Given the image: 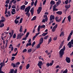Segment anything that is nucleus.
<instances>
[{
    "label": "nucleus",
    "instance_id": "f257e3e1",
    "mask_svg": "<svg viewBox=\"0 0 73 73\" xmlns=\"http://www.w3.org/2000/svg\"><path fill=\"white\" fill-rule=\"evenodd\" d=\"M66 49L65 46H63L62 48L59 51V55L60 58H62L63 55L64 54V51Z\"/></svg>",
    "mask_w": 73,
    "mask_h": 73
},
{
    "label": "nucleus",
    "instance_id": "f03ea898",
    "mask_svg": "<svg viewBox=\"0 0 73 73\" xmlns=\"http://www.w3.org/2000/svg\"><path fill=\"white\" fill-rule=\"evenodd\" d=\"M31 9V6H29L28 7H27L25 9V12H27L25 13V14L27 15V16H28V17H29L30 16V13H29V12L30 11V10Z\"/></svg>",
    "mask_w": 73,
    "mask_h": 73
},
{
    "label": "nucleus",
    "instance_id": "7ed1b4c3",
    "mask_svg": "<svg viewBox=\"0 0 73 73\" xmlns=\"http://www.w3.org/2000/svg\"><path fill=\"white\" fill-rule=\"evenodd\" d=\"M20 64V63L19 62H16L15 63H15H11V66H13V68L18 67L19 66L18 65H19Z\"/></svg>",
    "mask_w": 73,
    "mask_h": 73
},
{
    "label": "nucleus",
    "instance_id": "20e7f679",
    "mask_svg": "<svg viewBox=\"0 0 73 73\" xmlns=\"http://www.w3.org/2000/svg\"><path fill=\"white\" fill-rule=\"evenodd\" d=\"M45 27V26L44 25H42L41 26L40 25H39L38 26V32H39L40 30V28L41 29H42V28H44Z\"/></svg>",
    "mask_w": 73,
    "mask_h": 73
},
{
    "label": "nucleus",
    "instance_id": "39448f33",
    "mask_svg": "<svg viewBox=\"0 0 73 73\" xmlns=\"http://www.w3.org/2000/svg\"><path fill=\"white\" fill-rule=\"evenodd\" d=\"M43 64L42 62L41 61H39L38 63V66H39V67L41 69V66Z\"/></svg>",
    "mask_w": 73,
    "mask_h": 73
},
{
    "label": "nucleus",
    "instance_id": "423d86ee",
    "mask_svg": "<svg viewBox=\"0 0 73 73\" xmlns=\"http://www.w3.org/2000/svg\"><path fill=\"white\" fill-rule=\"evenodd\" d=\"M0 65H1V66H0V68H2V67L3 66H5V64L4 60H3V63L1 62V64H0Z\"/></svg>",
    "mask_w": 73,
    "mask_h": 73
},
{
    "label": "nucleus",
    "instance_id": "0eeeda50",
    "mask_svg": "<svg viewBox=\"0 0 73 73\" xmlns=\"http://www.w3.org/2000/svg\"><path fill=\"white\" fill-rule=\"evenodd\" d=\"M65 60H66V62L68 63H70V58L69 57H66V58Z\"/></svg>",
    "mask_w": 73,
    "mask_h": 73
},
{
    "label": "nucleus",
    "instance_id": "6e6552de",
    "mask_svg": "<svg viewBox=\"0 0 73 73\" xmlns=\"http://www.w3.org/2000/svg\"><path fill=\"white\" fill-rule=\"evenodd\" d=\"M58 27V25L56 24L55 25L54 27H53V28H52V31L53 32H54L55 31H56V28H57V27Z\"/></svg>",
    "mask_w": 73,
    "mask_h": 73
},
{
    "label": "nucleus",
    "instance_id": "1a4fd4ad",
    "mask_svg": "<svg viewBox=\"0 0 73 73\" xmlns=\"http://www.w3.org/2000/svg\"><path fill=\"white\" fill-rule=\"evenodd\" d=\"M14 31L12 30L11 31V32L9 33V34L10 35L9 38H11L12 37L13 33H14Z\"/></svg>",
    "mask_w": 73,
    "mask_h": 73
},
{
    "label": "nucleus",
    "instance_id": "9d476101",
    "mask_svg": "<svg viewBox=\"0 0 73 73\" xmlns=\"http://www.w3.org/2000/svg\"><path fill=\"white\" fill-rule=\"evenodd\" d=\"M54 18L55 17L54 16H53L52 15H51L50 17V21H51L52 20L54 19Z\"/></svg>",
    "mask_w": 73,
    "mask_h": 73
},
{
    "label": "nucleus",
    "instance_id": "9b49d317",
    "mask_svg": "<svg viewBox=\"0 0 73 73\" xmlns=\"http://www.w3.org/2000/svg\"><path fill=\"white\" fill-rule=\"evenodd\" d=\"M63 45H64L63 42H62V43L60 44V46H59V49H58L59 50H60V49L62 48Z\"/></svg>",
    "mask_w": 73,
    "mask_h": 73
},
{
    "label": "nucleus",
    "instance_id": "f8f14e48",
    "mask_svg": "<svg viewBox=\"0 0 73 73\" xmlns=\"http://www.w3.org/2000/svg\"><path fill=\"white\" fill-rule=\"evenodd\" d=\"M67 46H68V48H71L72 47V44L71 42H69L67 44Z\"/></svg>",
    "mask_w": 73,
    "mask_h": 73
},
{
    "label": "nucleus",
    "instance_id": "ddd939ff",
    "mask_svg": "<svg viewBox=\"0 0 73 73\" xmlns=\"http://www.w3.org/2000/svg\"><path fill=\"white\" fill-rule=\"evenodd\" d=\"M25 8V5H23L21 6L20 7V10H24Z\"/></svg>",
    "mask_w": 73,
    "mask_h": 73
},
{
    "label": "nucleus",
    "instance_id": "4468645a",
    "mask_svg": "<svg viewBox=\"0 0 73 73\" xmlns=\"http://www.w3.org/2000/svg\"><path fill=\"white\" fill-rule=\"evenodd\" d=\"M43 38L42 37L41 38H40V44H42L43 43Z\"/></svg>",
    "mask_w": 73,
    "mask_h": 73
},
{
    "label": "nucleus",
    "instance_id": "2eb2a0df",
    "mask_svg": "<svg viewBox=\"0 0 73 73\" xmlns=\"http://www.w3.org/2000/svg\"><path fill=\"white\" fill-rule=\"evenodd\" d=\"M67 18L68 19V21L69 22H70L71 21V15H69L68 17Z\"/></svg>",
    "mask_w": 73,
    "mask_h": 73
},
{
    "label": "nucleus",
    "instance_id": "dca6fc26",
    "mask_svg": "<svg viewBox=\"0 0 73 73\" xmlns=\"http://www.w3.org/2000/svg\"><path fill=\"white\" fill-rule=\"evenodd\" d=\"M12 11H11V13L12 14L14 15V14H15L16 13V11L15 10V9H13L12 10Z\"/></svg>",
    "mask_w": 73,
    "mask_h": 73
},
{
    "label": "nucleus",
    "instance_id": "f3484780",
    "mask_svg": "<svg viewBox=\"0 0 73 73\" xmlns=\"http://www.w3.org/2000/svg\"><path fill=\"white\" fill-rule=\"evenodd\" d=\"M61 1L60 0L59 1H58L56 2V5L57 6H58L59 4H61Z\"/></svg>",
    "mask_w": 73,
    "mask_h": 73
},
{
    "label": "nucleus",
    "instance_id": "a211bd4d",
    "mask_svg": "<svg viewBox=\"0 0 73 73\" xmlns=\"http://www.w3.org/2000/svg\"><path fill=\"white\" fill-rule=\"evenodd\" d=\"M17 35H18L17 36V40H19V39H20H20L21 38L22 36H19V34H18Z\"/></svg>",
    "mask_w": 73,
    "mask_h": 73
},
{
    "label": "nucleus",
    "instance_id": "6ab92c4d",
    "mask_svg": "<svg viewBox=\"0 0 73 73\" xmlns=\"http://www.w3.org/2000/svg\"><path fill=\"white\" fill-rule=\"evenodd\" d=\"M71 5H66L65 6V8L67 9H69Z\"/></svg>",
    "mask_w": 73,
    "mask_h": 73
},
{
    "label": "nucleus",
    "instance_id": "aec40b11",
    "mask_svg": "<svg viewBox=\"0 0 73 73\" xmlns=\"http://www.w3.org/2000/svg\"><path fill=\"white\" fill-rule=\"evenodd\" d=\"M62 13V11H58V12H56V14L58 15H61Z\"/></svg>",
    "mask_w": 73,
    "mask_h": 73
},
{
    "label": "nucleus",
    "instance_id": "412c9836",
    "mask_svg": "<svg viewBox=\"0 0 73 73\" xmlns=\"http://www.w3.org/2000/svg\"><path fill=\"white\" fill-rule=\"evenodd\" d=\"M55 4V2L54 1H52L50 2V4L51 5H54Z\"/></svg>",
    "mask_w": 73,
    "mask_h": 73
},
{
    "label": "nucleus",
    "instance_id": "4be33fe9",
    "mask_svg": "<svg viewBox=\"0 0 73 73\" xmlns=\"http://www.w3.org/2000/svg\"><path fill=\"white\" fill-rule=\"evenodd\" d=\"M32 45V44L31 42L29 43H27L26 45V47H28L29 46H31Z\"/></svg>",
    "mask_w": 73,
    "mask_h": 73
},
{
    "label": "nucleus",
    "instance_id": "5701e85b",
    "mask_svg": "<svg viewBox=\"0 0 73 73\" xmlns=\"http://www.w3.org/2000/svg\"><path fill=\"white\" fill-rule=\"evenodd\" d=\"M36 16H34L32 19H31V21H34L35 20H36Z\"/></svg>",
    "mask_w": 73,
    "mask_h": 73
},
{
    "label": "nucleus",
    "instance_id": "b1692460",
    "mask_svg": "<svg viewBox=\"0 0 73 73\" xmlns=\"http://www.w3.org/2000/svg\"><path fill=\"white\" fill-rule=\"evenodd\" d=\"M48 33V32L46 33H43L42 34V35L43 36H46V35H47Z\"/></svg>",
    "mask_w": 73,
    "mask_h": 73
},
{
    "label": "nucleus",
    "instance_id": "393cba45",
    "mask_svg": "<svg viewBox=\"0 0 73 73\" xmlns=\"http://www.w3.org/2000/svg\"><path fill=\"white\" fill-rule=\"evenodd\" d=\"M50 39L48 40V44H49L52 41V38H51V37H50Z\"/></svg>",
    "mask_w": 73,
    "mask_h": 73
},
{
    "label": "nucleus",
    "instance_id": "a878e982",
    "mask_svg": "<svg viewBox=\"0 0 73 73\" xmlns=\"http://www.w3.org/2000/svg\"><path fill=\"white\" fill-rule=\"evenodd\" d=\"M71 38V36L69 35V36L68 37V38H67V41H69L70 40Z\"/></svg>",
    "mask_w": 73,
    "mask_h": 73
},
{
    "label": "nucleus",
    "instance_id": "bb28decb",
    "mask_svg": "<svg viewBox=\"0 0 73 73\" xmlns=\"http://www.w3.org/2000/svg\"><path fill=\"white\" fill-rule=\"evenodd\" d=\"M30 66V64H28L26 66V69H28L29 68V67Z\"/></svg>",
    "mask_w": 73,
    "mask_h": 73
},
{
    "label": "nucleus",
    "instance_id": "cd10ccee",
    "mask_svg": "<svg viewBox=\"0 0 73 73\" xmlns=\"http://www.w3.org/2000/svg\"><path fill=\"white\" fill-rule=\"evenodd\" d=\"M11 1V2L12 3L13 2V4L17 2L16 1V0L15 1V0H12Z\"/></svg>",
    "mask_w": 73,
    "mask_h": 73
},
{
    "label": "nucleus",
    "instance_id": "c85d7f7f",
    "mask_svg": "<svg viewBox=\"0 0 73 73\" xmlns=\"http://www.w3.org/2000/svg\"><path fill=\"white\" fill-rule=\"evenodd\" d=\"M48 37H49V35H47L44 37V40H46V39H47V38H48Z\"/></svg>",
    "mask_w": 73,
    "mask_h": 73
},
{
    "label": "nucleus",
    "instance_id": "c756f323",
    "mask_svg": "<svg viewBox=\"0 0 73 73\" xmlns=\"http://www.w3.org/2000/svg\"><path fill=\"white\" fill-rule=\"evenodd\" d=\"M14 72V69H11V72H9V73H13Z\"/></svg>",
    "mask_w": 73,
    "mask_h": 73
},
{
    "label": "nucleus",
    "instance_id": "7c9ffc66",
    "mask_svg": "<svg viewBox=\"0 0 73 73\" xmlns=\"http://www.w3.org/2000/svg\"><path fill=\"white\" fill-rule=\"evenodd\" d=\"M41 44H40V43H39L38 44V45H37L36 46V47L37 48H39L40 47V45Z\"/></svg>",
    "mask_w": 73,
    "mask_h": 73
},
{
    "label": "nucleus",
    "instance_id": "2f4dec72",
    "mask_svg": "<svg viewBox=\"0 0 73 73\" xmlns=\"http://www.w3.org/2000/svg\"><path fill=\"white\" fill-rule=\"evenodd\" d=\"M18 53V51H17V52L15 54H12V56H16V55Z\"/></svg>",
    "mask_w": 73,
    "mask_h": 73
},
{
    "label": "nucleus",
    "instance_id": "473e14b6",
    "mask_svg": "<svg viewBox=\"0 0 73 73\" xmlns=\"http://www.w3.org/2000/svg\"><path fill=\"white\" fill-rule=\"evenodd\" d=\"M62 19L61 18H60V19H57L56 21L57 23H58L60 21H61Z\"/></svg>",
    "mask_w": 73,
    "mask_h": 73
},
{
    "label": "nucleus",
    "instance_id": "72a5a7b5",
    "mask_svg": "<svg viewBox=\"0 0 73 73\" xmlns=\"http://www.w3.org/2000/svg\"><path fill=\"white\" fill-rule=\"evenodd\" d=\"M68 72L67 69H66L63 72V73H67Z\"/></svg>",
    "mask_w": 73,
    "mask_h": 73
},
{
    "label": "nucleus",
    "instance_id": "f704fd0d",
    "mask_svg": "<svg viewBox=\"0 0 73 73\" xmlns=\"http://www.w3.org/2000/svg\"><path fill=\"white\" fill-rule=\"evenodd\" d=\"M19 35L20 36H21L22 37L23 36V35H24V34L22 33H20Z\"/></svg>",
    "mask_w": 73,
    "mask_h": 73
},
{
    "label": "nucleus",
    "instance_id": "c9c22d12",
    "mask_svg": "<svg viewBox=\"0 0 73 73\" xmlns=\"http://www.w3.org/2000/svg\"><path fill=\"white\" fill-rule=\"evenodd\" d=\"M4 23H2V24H1L0 26V28H2V27H4Z\"/></svg>",
    "mask_w": 73,
    "mask_h": 73
},
{
    "label": "nucleus",
    "instance_id": "e433bc0d",
    "mask_svg": "<svg viewBox=\"0 0 73 73\" xmlns=\"http://www.w3.org/2000/svg\"><path fill=\"white\" fill-rule=\"evenodd\" d=\"M32 51V50L31 49L28 50V53L31 52Z\"/></svg>",
    "mask_w": 73,
    "mask_h": 73
},
{
    "label": "nucleus",
    "instance_id": "4c0bfd02",
    "mask_svg": "<svg viewBox=\"0 0 73 73\" xmlns=\"http://www.w3.org/2000/svg\"><path fill=\"white\" fill-rule=\"evenodd\" d=\"M15 20V24H17L18 23L19 21L18 20Z\"/></svg>",
    "mask_w": 73,
    "mask_h": 73
},
{
    "label": "nucleus",
    "instance_id": "58836bf2",
    "mask_svg": "<svg viewBox=\"0 0 73 73\" xmlns=\"http://www.w3.org/2000/svg\"><path fill=\"white\" fill-rule=\"evenodd\" d=\"M15 57L14 56H12L11 58V61H13L15 59Z\"/></svg>",
    "mask_w": 73,
    "mask_h": 73
},
{
    "label": "nucleus",
    "instance_id": "ea45409f",
    "mask_svg": "<svg viewBox=\"0 0 73 73\" xmlns=\"http://www.w3.org/2000/svg\"><path fill=\"white\" fill-rule=\"evenodd\" d=\"M73 33V31L71 30V32L70 33V34L69 35V36H71V35H72Z\"/></svg>",
    "mask_w": 73,
    "mask_h": 73
},
{
    "label": "nucleus",
    "instance_id": "a19ab883",
    "mask_svg": "<svg viewBox=\"0 0 73 73\" xmlns=\"http://www.w3.org/2000/svg\"><path fill=\"white\" fill-rule=\"evenodd\" d=\"M29 34V32H27L26 34L25 37H26L27 38Z\"/></svg>",
    "mask_w": 73,
    "mask_h": 73
},
{
    "label": "nucleus",
    "instance_id": "79ce46f5",
    "mask_svg": "<svg viewBox=\"0 0 73 73\" xmlns=\"http://www.w3.org/2000/svg\"><path fill=\"white\" fill-rule=\"evenodd\" d=\"M10 0H6V2H5V3L6 4H8Z\"/></svg>",
    "mask_w": 73,
    "mask_h": 73
},
{
    "label": "nucleus",
    "instance_id": "37998d69",
    "mask_svg": "<svg viewBox=\"0 0 73 73\" xmlns=\"http://www.w3.org/2000/svg\"><path fill=\"white\" fill-rule=\"evenodd\" d=\"M68 2V0H66L65 1V3L66 4H67Z\"/></svg>",
    "mask_w": 73,
    "mask_h": 73
},
{
    "label": "nucleus",
    "instance_id": "c03bdc74",
    "mask_svg": "<svg viewBox=\"0 0 73 73\" xmlns=\"http://www.w3.org/2000/svg\"><path fill=\"white\" fill-rule=\"evenodd\" d=\"M46 66L47 67H49L50 66V64L49 63L46 64Z\"/></svg>",
    "mask_w": 73,
    "mask_h": 73
},
{
    "label": "nucleus",
    "instance_id": "a18cd8bd",
    "mask_svg": "<svg viewBox=\"0 0 73 73\" xmlns=\"http://www.w3.org/2000/svg\"><path fill=\"white\" fill-rule=\"evenodd\" d=\"M2 69L0 68V73H5V72H3V71H2Z\"/></svg>",
    "mask_w": 73,
    "mask_h": 73
},
{
    "label": "nucleus",
    "instance_id": "49530a36",
    "mask_svg": "<svg viewBox=\"0 0 73 73\" xmlns=\"http://www.w3.org/2000/svg\"><path fill=\"white\" fill-rule=\"evenodd\" d=\"M16 34H14L13 35V38H16Z\"/></svg>",
    "mask_w": 73,
    "mask_h": 73
},
{
    "label": "nucleus",
    "instance_id": "de8ad7c7",
    "mask_svg": "<svg viewBox=\"0 0 73 73\" xmlns=\"http://www.w3.org/2000/svg\"><path fill=\"white\" fill-rule=\"evenodd\" d=\"M35 41L33 42V43L32 45V46L33 47L34 45H35Z\"/></svg>",
    "mask_w": 73,
    "mask_h": 73
},
{
    "label": "nucleus",
    "instance_id": "09e8293b",
    "mask_svg": "<svg viewBox=\"0 0 73 73\" xmlns=\"http://www.w3.org/2000/svg\"><path fill=\"white\" fill-rule=\"evenodd\" d=\"M30 12L31 13L32 15V16L33 14L34 11L31 10H30Z\"/></svg>",
    "mask_w": 73,
    "mask_h": 73
},
{
    "label": "nucleus",
    "instance_id": "8fccbe9b",
    "mask_svg": "<svg viewBox=\"0 0 73 73\" xmlns=\"http://www.w3.org/2000/svg\"><path fill=\"white\" fill-rule=\"evenodd\" d=\"M41 11H40V10L38 9L37 10V12L38 13V14H39L40 13Z\"/></svg>",
    "mask_w": 73,
    "mask_h": 73
},
{
    "label": "nucleus",
    "instance_id": "3c124183",
    "mask_svg": "<svg viewBox=\"0 0 73 73\" xmlns=\"http://www.w3.org/2000/svg\"><path fill=\"white\" fill-rule=\"evenodd\" d=\"M57 5H54V6H53V9H55V8L57 7Z\"/></svg>",
    "mask_w": 73,
    "mask_h": 73
},
{
    "label": "nucleus",
    "instance_id": "603ef678",
    "mask_svg": "<svg viewBox=\"0 0 73 73\" xmlns=\"http://www.w3.org/2000/svg\"><path fill=\"white\" fill-rule=\"evenodd\" d=\"M4 21H5L4 20H1V21H0V24H1V23L3 22Z\"/></svg>",
    "mask_w": 73,
    "mask_h": 73
},
{
    "label": "nucleus",
    "instance_id": "864d4df0",
    "mask_svg": "<svg viewBox=\"0 0 73 73\" xmlns=\"http://www.w3.org/2000/svg\"><path fill=\"white\" fill-rule=\"evenodd\" d=\"M27 51V49H25L23 51V53H24V52H26Z\"/></svg>",
    "mask_w": 73,
    "mask_h": 73
},
{
    "label": "nucleus",
    "instance_id": "5fc2aeb1",
    "mask_svg": "<svg viewBox=\"0 0 73 73\" xmlns=\"http://www.w3.org/2000/svg\"><path fill=\"white\" fill-rule=\"evenodd\" d=\"M45 20V21L46 22H47L48 21V17H45V19H44Z\"/></svg>",
    "mask_w": 73,
    "mask_h": 73
},
{
    "label": "nucleus",
    "instance_id": "6e6d98bb",
    "mask_svg": "<svg viewBox=\"0 0 73 73\" xmlns=\"http://www.w3.org/2000/svg\"><path fill=\"white\" fill-rule=\"evenodd\" d=\"M57 37H54V38H53L54 40V41H56V40H57Z\"/></svg>",
    "mask_w": 73,
    "mask_h": 73
},
{
    "label": "nucleus",
    "instance_id": "4d7b16f0",
    "mask_svg": "<svg viewBox=\"0 0 73 73\" xmlns=\"http://www.w3.org/2000/svg\"><path fill=\"white\" fill-rule=\"evenodd\" d=\"M42 9V8L41 7H39L38 8V10H40V11H41Z\"/></svg>",
    "mask_w": 73,
    "mask_h": 73
},
{
    "label": "nucleus",
    "instance_id": "13d9d810",
    "mask_svg": "<svg viewBox=\"0 0 73 73\" xmlns=\"http://www.w3.org/2000/svg\"><path fill=\"white\" fill-rule=\"evenodd\" d=\"M28 3V2L26 1H25V5H26Z\"/></svg>",
    "mask_w": 73,
    "mask_h": 73
},
{
    "label": "nucleus",
    "instance_id": "bf43d9fd",
    "mask_svg": "<svg viewBox=\"0 0 73 73\" xmlns=\"http://www.w3.org/2000/svg\"><path fill=\"white\" fill-rule=\"evenodd\" d=\"M7 13L9 14V16L10 17V16L11 15V14H10V11H8L7 12Z\"/></svg>",
    "mask_w": 73,
    "mask_h": 73
},
{
    "label": "nucleus",
    "instance_id": "052dcab7",
    "mask_svg": "<svg viewBox=\"0 0 73 73\" xmlns=\"http://www.w3.org/2000/svg\"><path fill=\"white\" fill-rule=\"evenodd\" d=\"M7 8H6L5 13V14H6L7 13Z\"/></svg>",
    "mask_w": 73,
    "mask_h": 73
},
{
    "label": "nucleus",
    "instance_id": "680f3d73",
    "mask_svg": "<svg viewBox=\"0 0 73 73\" xmlns=\"http://www.w3.org/2000/svg\"><path fill=\"white\" fill-rule=\"evenodd\" d=\"M71 42V43L72 44H73V39H72L71 40V41H70Z\"/></svg>",
    "mask_w": 73,
    "mask_h": 73
},
{
    "label": "nucleus",
    "instance_id": "e2e57ef3",
    "mask_svg": "<svg viewBox=\"0 0 73 73\" xmlns=\"http://www.w3.org/2000/svg\"><path fill=\"white\" fill-rule=\"evenodd\" d=\"M27 37H25V38H23L22 39V40H25L27 39Z\"/></svg>",
    "mask_w": 73,
    "mask_h": 73
},
{
    "label": "nucleus",
    "instance_id": "0e129e2a",
    "mask_svg": "<svg viewBox=\"0 0 73 73\" xmlns=\"http://www.w3.org/2000/svg\"><path fill=\"white\" fill-rule=\"evenodd\" d=\"M16 9L17 11H18L20 9V8H16Z\"/></svg>",
    "mask_w": 73,
    "mask_h": 73
},
{
    "label": "nucleus",
    "instance_id": "69168bd1",
    "mask_svg": "<svg viewBox=\"0 0 73 73\" xmlns=\"http://www.w3.org/2000/svg\"><path fill=\"white\" fill-rule=\"evenodd\" d=\"M16 7L14 5H13V6H12V8H15V9L16 8Z\"/></svg>",
    "mask_w": 73,
    "mask_h": 73
},
{
    "label": "nucleus",
    "instance_id": "338daca9",
    "mask_svg": "<svg viewBox=\"0 0 73 73\" xmlns=\"http://www.w3.org/2000/svg\"><path fill=\"white\" fill-rule=\"evenodd\" d=\"M14 73H17V69H16L15 71L14 70Z\"/></svg>",
    "mask_w": 73,
    "mask_h": 73
},
{
    "label": "nucleus",
    "instance_id": "774afa93",
    "mask_svg": "<svg viewBox=\"0 0 73 73\" xmlns=\"http://www.w3.org/2000/svg\"><path fill=\"white\" fill-rule=\"evenodd\" d=\"M34 2L33 1H32V2L31 3V5L33 6L34 5Z\"/></svg>",
    "mask_w": 73,
    "mask_h": 73
}]
</instances>
